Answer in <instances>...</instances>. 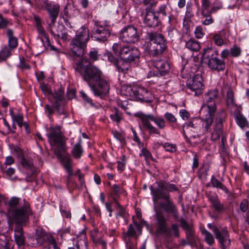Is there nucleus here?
Segmentation results:
<instances>
[{"label":"nucleus","mask_w":249,"mask_h":249,"mask_svg":"<svg viewBox=\"0 0 249 249\" xmlns=\"http://www.w3.org/2000/svg\"><path fill=\"white\" fill-rule=\"evenodd\" d=\"M73 67L80 74L96 96L105 95L109 92V85L102 78V72L97 67L92 64L88 58H73Z\"/></svg>","instance_id":"1"},{"label":"nucleus","mask_w":249,"mask_h":249,"mask_svg":"<svg viewBox=\"0 0 249 249\" xmlns=\"http://www.w3.org/2000/svg\"><path fill=\"white\" fill-rule=\"evenodd\" d=\"M7 210L14 221L18 224L25 222L32 214L29 203L25 199L13 196L8 202Z\"/></svg>","instance_id":"2"},{"label":"nucleus","mask_w":249,"mask_h":249,"mask_svg":"<svg viewBox=\"0 0 249 249\" xmlns=\"http://www.w3.org/2000/svg\"><path fill=\"white\" fill-rule=\"evenodd\" d=\"M145 51L151 57H156L163 54L167 49V41L161 34L157 32H148Z\"/></svg>","instance_id":"3"},{"label":"nucleus","mask_w":249,"mask_h":249,"mask_svg":"<svg viewBox=\"0 0 249 249\" xmlns=\"http://www.w3.org/2000/svg\"><path fill=\"white\" fill-rule=\"evenodd\" d=\"M89 39L88 29L82 26L76 32L75 37L71 42V50L74 55L73 59L84 57Z\"/></svg>","instance_id":"4"},{"label":"nucleus","mask_w":249,"mask_h":249,"mask_svg":"<svg viewBox=\"0 0 249 249\" xmlns=\"http://www.w3.org/2000/svg\"><path fill=\"white\" fill-rule=\"evenodd\" d=\"M218 93L217 90H211L205 95L204 100L206 104L203 107L201 113L204 110L207 112L204 116L203 124L206 132H209L211 130V125L216 111L215 100L217 98Z\"/></svg>","instance_id":"5"},{"label":"nucleus","mask_w":249,"mask_h":249,"mask_svg":"<svg viewBox=\"0 0 249 249\" xmlns=\"http://www.w3.org/2000/svg\"><path fill=\"white\" fill-rule=\"evenodd\" d=\"M63 94L64 91L62 89H59L55 91L53 94L54 101L52 104V105L47 104L45 106V113L50 119L52 115L54 113L55 110L56 111L59 115L67 113V111L64 107Z\"/></svg>","instance_id":"6"},{"label":"nucleus","mask_w":249,"mask_h":249,"mask_svg":"<svg viewBox=\"0 0 249 249\" xmlns=\"http://www.w3.org/2000/svg\"><path fill=\"white\" fill-rule=\"evenodd\" d=\"M218 55L217 51L208 48L204 50L202 56L203 59H208L207 65L210 69L218 72L224 71L226 64L224 59L217 57Z\"/></svg>","instance_id":"7"},{"label":"nucleus","mask_w":249,"mask_h":249,"mask_svg":"<svg viewBox=\"0 0 249 249\" xmlns=\"http://www.w3.org/2000/svg\"><path fill=\"white\" fill-rule=\"evenodd\" d=\"M130 96H133L136 100L142 103L152 102L151 92L145 88L139 85H132L127 87Z\"/></svg>","instance_id":"8"},{"label":"nucleus","mask_w":249,"mask_h":249,"mask_svg":"<svg viewBox=\"0 0 249 249\" xmlns=\"http://www.w3.org/2000/svg\"><path fill=\"white\" fill-rule=\"evenodd\" d=\"M159 197H153V200L156 202L159 199H164L165 202H161L160 204V208L167 213H170L176 220L178 219V213L175 204L170 198V195L165 193H160Z\"/></svg>","instance_id":"9"},{"label":"nucleus","mask_w":249,"mask_h":249,"mask_svg":"<svg viewBox=\"0 0 249 249\" xmlns=\"http://www.w3.org/2000/svg\"><path fill=\"white\" fill-rule=\"evenodd\" d=\"M141 35V33L136 28L129 25L121 31L120 38L124 42L135 43L139 41Z\"/></svg>","instance_id":"10"},{"label":"nucleus","mask_w":249,"mask_h":249,"mask_svg":"<svg viewBox=\"0 0 249 249\" xmlns=\"http://www.w3.org/2000/svg\"><path fill=\"white\" fill-rule=\"evenodd\" d=\"M109 28L102 25L100 22H95L91 33V38L94 41L104 42L110 35Z\"/></svg>","instance_id":"11"},{"label":"nucleus","mask_w":249,"mask_h":249,"mask_svg":"<svg viewBox=\"0 0 249 249\" xmlns=\"http://www.w3.org/2000/svg\"><path fill=\"white\" fill-rule=\"evenodd\" d=\"M158 187L154 189L152 186L150 187L151 193L153 197H159L160 193L169 194L170 192L178 191V187L174 184L170 183L162 180L157 182Z\"/></svg>","instance_id":"12"},{"label":"nucleus","mask_w":249,"mask_h":249,"mask_svg":"<svg viewBox=\"0 0 249 249\" xmlns=\"http://www.w3.org/2000/svg\"><path fill=\"white\" fill-rule=\"evenodd\" d=\"M213 231L220 243L221 249H228L231 241L228 231L225 229L219 230L216 227H213Z\"/></svg>","instance_id":"13"},{"label":"nucleus","mask_w":249,"mask_h":249,"mask_svg":"<svg viewBox=\"0 0 249 249\" xmlns=\"http://www.w3.org/2000/svg\"><path fill=\"white\" fill-rule=\"evenodd\" d=\"M201 125V121L199 119L194 118L184 124L183 126V133L184 134L185 131H186L191 138H196V134L200 130Z\"/></svg>","instance_id":"14"},{"label":"nucleus","mask_w":249,"mask_h":249,"mask_svg":"<svg viewBox=\"0 0 249 249\" xmlns=\"http://www.w3.org/2000/svg\"><path fill=\"white\" fill-rule=\"evenodd\" d=\"M225 114L223 111L217 113L215 118L214 130L211 134V139L216 141L223 133V123L225 121Z\"/></svg>","instance_id":"15"},{"label":"nucleus","mask_w":249,"mask_h":249,"mask_svg":"<svg viewBox=\"0 0 249 249\" xmlns=\"http://www.w3.org/2000/svg\"><path fill=\"white\" fill-rule=\"evenodd\" d=\"M179 221L181 227L185 231L186 238L188 241V244L192 246H196L197 237L195 234V231L192 226L182 218L180 219Z\"/></svg>","instance_id":"16"},{"label":"nucleus","mask_w":249,"mask_h":249,"mask_svg":"<svg viewBox=\"0 0 249 249\" xmlns=\"http://www.w3.org/2000/svg\"><path fill=\"white\" fill-rule=\"evenodd\" d=\"M107 55L108 60L116 67L119 72H125L128 70L130 63L129 62H126L121 58H117L111 53H107Z\"/></svg>","instance_id":"17"},{"label":"nucleus","mask_w":249,"mask_h":249,"mask_svg":"<svg viewBox=\"0 0 249 249\" xmlns=\"http://www.w3.org/2000/svg\"><path fill=\"white\" fill-rule=\"evenodd\" d=\"M202 78L199 74L195 75L192 79L188 81L187 83V88L192 91L195 92V95L200 94L203 88L202 83Z\"/></svg>","instance_id":"18"},{"label":"nucleus","mask_w":249,"mask_h":249,"mask_svg":"<svg viewBox=\"0 0 249 249\" xmlns=\"http://www.w3.org/2000/svg\"><path fill=\"white\" fill-rule=\"evenodd\" d=\"M156 211L155 216L157 221V227L158 230L162 233L165 234L167 237L171 236L170 230L167 228L166 221L165 217L161 213L157 211L156 208H154Z\"/></svg>","instance_id":"19"},{"label":"nucleus","mask_w":249,"mask_h":249,"mask_svg":"<svg viewBox=\"0 0 249 249\" xmlns=\"http://www.w3.org/2000/svg\"><path fill=\"white\" fill-rule=\"evenodd\" d=\"M153 66L158 71L160 72L161 75L164 76L167 74L170 69L168 62L164 59L154 58L151 60Z\"/></svg>","instance_id":"20"},{"label":"nucleus","mask_w":249,"mask_h":249,"mask_svg":"<svg viewBox=\"0 0 249 249\" xmlns=\"http://www.w3.org/2000/svg\"><path fill=\"white\" fill-rule=\"evenodd\" d=\"M50 133L47 137L50 141H53L54 143L58 145H61L63 140V134L61 131L60 127H50Z\"/></svg>","instance_id":"21"},{"label":"nucleus","mask_w":249,"mask_h":249,"mask_svg":"<svg viewBox=\"0 0 249 249\" xmlns=\"http://www.w3.org/2000/svg\"><path fill=\"white\" fill-rule=\"evenodd\" d=\"M132 47L122 44L121 43H114L112 46L114 53L120 56V58L125 60L127 54Z\"/></svg>","instance_id":"22"},{"label":"nucleus","mask_w":249,"mask_h":249,"mask_svg":"<svg viewBox=\"0 0 249 249\" xmlns=\"http://www.w3.org/2000/svg\"><path fill=\"white\" fill-rule=\"evenodd\" d=\"M46 10L49 13V17L51 18V23L49 26L54 25L56 22L59 13L60 6L58 4H51V3H46L45 7Z\"/></svg>","instance_id":"23"},{"label":"nucleus","mask_w":249,"mask_h":249,"mask_svg":"<svg viewBox=\"0 0 249 249\" xmlns=\"http://www.w3.org/2000/svg\"><path fill=\"white\" fill-rule=\"evenodd\" d=\"M14 238L17 245L23 248L25 244V237L24 236L23 228L19 224H17L14 230Z\"/></svg>","instance_id":"24"},{"label":"nucleus","mask_w":249,"mask_h":249,"mask_svg":"<svg viewBox=\"0 0 249 249\" xmlns=\"http://www.w3.org/2000/svg\"><path fill=\"white\" fill-rule=\"evenodd\" d=\"M138 116L141 120L142 125L149 134H155L159 136L160 135L158 129L151 124L149 120L144 116V114L140 113Z\"/></svg>","instance_id":"25"},{"label":"nucleus","mask_w":249,"mask_h":249,"mask_svg":"<svg viewBox=\"0 0 249 249\" xmlns=\"http://www.w3.org/2000/svg\"><path fill=\"white\" fill-rule=\"evenodd\" d=\"M144 22L149 27H155L158 24V18L155 13L147 11L144 16Z\"/></svg>","instance_id":"26"},{"label":"nucleus","mask_w":249,"mask_h":249,"mask_svg":"<svg viewBox=\"0 0 249 249\" xmlns=\"http://www.w3.org/2000/svg\"><path fill=\"white\" fill-rule=\"evenodd\" d=\"M144 116L149 121L154 122L159 128L163 129L165 127L166 122L163 118L160 116H155L151 114H144Z\"/></svg>","instance_id":"27"},{"label":"nucleus","mask_w":249,"mask_h":249,"mask_svg":"<svg viewBox=\"0 0 249 249\" xmlns=\"http://www.w3.org/2000/svg\"><path fill=\"white\" fill-rule=\"evenodd\" d=\"M209 200L212 204V207L218 213H221L224 210L223 204L221 203L217 196H210Z\"/></svg>","instance_id":"28"},{"label":"nucleus","mask_w":249,"mask_h":249,"mask_svg":"<svg viewBox=\"0 0 249 249\" xmlns=\"http://www.w3.org/2000/svg\"><path fill=\"white\" fill-rule=\"evenodd\" d=\"M6 36L8 37V47L13 50L16 49L18 45V38L14 36V32L12 29L6 30Z\"/></svg>","instance_id":"29"},{"label":"nucleus","mask_w":249,"mask_h":249,"mask_svg":"<svg viewBox=\"0 0 249 249\" xmlns=\"http://www.w3.org/2000/svg\"><path fill=\"white\" fill-rule=\"evenodd\" d=\"M140 55V52L138 49L136 47H132L130 51H129L128 54H127V58H125V61L129 62V63L135 61L139 58Z\"/></svg>","instance_id":"30"},{"label":"nucleus","mask_w":249,"mask_h":249,"mask_svg":"<svg viewBox=\"0 0 249 249\" xmlns=\"http://www.w3.org/2000/svg\"><path fill=\"white\" fill-rule=\"evenodd\" d=\"M60 17L64 20L66 26L70 28H72V26L69 21V19L71 16L69 14L67 6H65L63 11L60 13Z\"/></svg>","instance_id":"31"},{"label":"nucleus","mask_w":249,"mask_h":249,"mask_svg":"<svg viewBox=\"0 0 249 249\" xmlns=\"http://www.w3.org/2000/svg\"><path fill=\"white\" fill-rule=\"evenodd\" d=\"M60 160L68 173H71V172H73L71 166V158L69 155H65Z\"/></svg>","instance_id":"32"},{"label":"nucleus","mask_w":249,"mask_h":249,"mask_svg":"<svg viewBox=\"0 0 249 249\" xmlns=\"http://www.w3.org/2000/svg\"><path fill=\"white\" fill-rule=\"evenodd\" d=\"M68 174L66 183L68 189L70 192H71L77 188V185L75 180L72 178V176L74 175L73 172H71V173Z\"/></svg>","instance_id":"33"},{"label":"nucleus","mask_w":249,"mask_h":249,"mask_svg":"<svg viewBox=\"0 0 249 249\" xmlns=\"http://www.w3.org/2000/svg\"><path fill=\"white\" fill-rule=\"evenodd\" d=\"M185 46L187 49L195 52L198 51L200 48L198 42L193 38L186 42Z\"/></svg>","instance_id":"34"},{"label":"nucleus","mask_w":249,"mask_h":249,"mask_svg":"<svg viewBox=\"0 0 249 249\" xmlns=\"http://www.w3.org/2000/svg\"><path fill=\"white\" fill-rule=\"evenodd\" d=\"M12 49L6 45L3 46L0 52V61L5 60L12 55Z\"/></svg>","instance_id":"35"},{"label":"nucleus","mask_w":249,"mask_h":249,"mask_svg":"<svg viewBox=\"0 0 249 249\" xmlns=\"http://www.w3.org/2000/svg\"><path fill=\"white\" fill-rule=\"evenodd\" d=\"M64 29L65 27L63 25H59L57 27L56 33H54L52 30H50V33L54 36H56L62 39H65L67 37V33L65 32Z\"/></svg>","instance_id":"36"},{"label":"nucleus","mask_w":249,"mask_h":249,"mask_svg":"<svg viewBox=\"0 0 249 249\" xmlns=\"http://www.w3.org/2000/svg\"><path fill=\"white\" fill-rule=\"evenodd\" d=\"M45 233L42 230H37L36 231V246H40L45 241Z\"/></svg>","instance_id":"37"},{"label":"nucleus","mask_w":249,"mask_h":249,"mask_svg":"<svg viewBox=\"0 0 249 249\" xmlns=\"http://www.w3.org/2000/svg\"><path fill=\"white\" fill-rule=\"evenodd\" d=\"M33 18L36 22V26L38 34L43 36H45V30L42 26L43 21L37 15H34Z\"/></svg>","instance_id":"38"},{"label":"nucleus","mask_w":249,"mask_h":249,"mask_svg":"<svg viewBox=\"0 0 249 249\" xmlns=\"http://www.w3.org/2000/svg\"><path fill=\"white\" fill-rule=\"evenodd\" d=\"M194 17L193 13L192 6L191 4H187L186 6V11L185 15L183 19V25H185V23L188 24V22H191V19Z\"/></svg>","instance_id":"39"},{"label":"nucleus","mask_w":249,"mask_h":249,"mask_svg":"<svg viewBox=\"0 0 249 249\" xmlns=\"http://www.w3.org/2000/svg\"><path fill=\"white\" fill-rule=\"evenodd\" d=\"M83 153V150L81 145L80 142L75 144L72 149V154L76 159L81 158Z\"/></svg>","instance_id":"40"},{"label":"nucleus","mask_w":249,"mask_h":249,"mask_svg":"<svg viewBox=\"0 0 249 249\" xmlns=\"http://www.w3.org/2000/svg\"><path fill=\"white\" fill-rule=\"evenodd\" d=\"M211 182L213 187L219 188L223 190V191L227 193L228 190L227 187L222 184L217 178H216L213 176L211 178Z\"/></svg>","instance_id":"41"},{"label":"nucleus","mask_w":249,"mask_h":249,"mask_svg":"<svg viewBox=\"0 0 249 249\" xmlns=\"http://www.w3.org/2000/svg\"><path fill=\"white\" fill-rule=\"evenodd\" d=\"M201 232L205 236V240L209 245L214 244V240L213 236L209 231L204 229L202 230Z\"/></svg>","instance_id":"42"},{"label":"nucleus","mask_w":249,"mask_h":249,"mask_svg":"<svg viewBox=\"0 0 249 249\" xmlns=\"http://www.w3.org/2000/svg\"><path fill=\"white\" fill-rule=\"evenodd\" d=\"M235 119L237 124L241 127H244L248 124L246 119L240 113L236 114Z\"/></svg>","instance_id":"43"},{"label":"nucleus","mask_w":249,"mask_h":249,"mask_svg":"<svg viewBox=\"0 0 249 249\" xmlns=\"http://www.w3.org/2000/svg\"><path fill=\"white\" fill-rule=\"evenodd\" d=\"M168 36L173 41L178 36V30L173 27H169L167 30Z\"/></svg>","instance_id":"44"},{"label":"nucleus","mask_w":249,"mask_h":249,"mask_svg":"<svg viewBox=\"0 0 249 249\" xmlns=\"http://www.w3.org/2000/svg\"><path fill=\"white\" fill-rule=\"evenodd\" d=\"M22 166L26 169H32L33 166L32 160L31 159H26L24 157L21 158L20 161Z\"/></svg>","instance_id":"45"},{"label":"nucleus","mask_w":249,"mask_h":249,"mask_svg":"<svg viewBox=\"0 0 249 249\" xmlns=\"http://www.w3.org/2000/svg\"><path fill=\"white\" fill-rule=\"evenodd\" d=\"M113 201L116 203L117 206L118 207V208H117L118 212L116 213V216L124 218L125 217V210L122 207V206L119 204V203L118 202V200L116 198L114 197Z\"/></svg>","instance_id":"46"},{"label":"nucleus","mask_w":249,"mask_h":249,"mask_svg":"<svg viewBox=\"0 0 249 249\" xmlns=\"http://www.w3.org/2000/svg\"><path fill=\"white\" fill-rule=\"evenodd\" d=\"M88 55L89 56V60L90 61H92L93 62L97 61L99 59L100 56L98 51L95 49H93L92 50L90 51L89 52Z\"/></svg>","instance_id":"47"},{"label":"nucleus","mask_w":249,"mask_h":249,"mask_svg":"<svg viewBox=\"0 0 249 249\" xmlns=\"http://www.w3.org/2000/svg\"><path fill=\"white\" fill-rule=\"evenodd\" d=\"M227 103L228 106L235 105L234 100L233 92L231 90H229L227 93Z\"/></svg>","instance_id":"48"},{"label":"nucleus","mask_w":249,"mask_h":249,"mask_svg":"<svg viewBox=\"0 0 249 249\" xmlns=\"http://www.w3.org/2000/svg\"><path fill=\"white\" fill-rule=\"evenodd\" d=\"M202 5L201 8V13L202 15H205L207 11L210 6V1L209 0H201Z\"/></svg>","instance_id":"49"},{"label":"nucleus","mask_w":249,"mask_h":249,"mask_svg":"<svg viewBox=\"0 0 249 249\" xmlns=\"http://www.w3.org/2000/svg\"><path fill=\"white\" fill-rule=\"evenodd\" d=\"M241 53V49L239 47L234 46L230 49V54L233 57H238Z\"/></svg>","instance_id":"50"},{"label":"nucleus","mask_w":249,"mask_h":249,"mask_svg":"<svg viewBox=\"0 0 249 249\" xmlns=\"http://www.w3.org/2000/svg\"><path fill=\"white\" fill-rule=\"evenodd\" d=\"M112 198L115 197L117 199L121 194L120 187L117 184H114L112 187Z\"/></svg>","instance_id":"51"},{"label":"nucleus","mask_w":249,"mask_h":249,"mask_svg":"<svg viewBox=\"0 0 249 249\" xmlns=\"http://www.w3.org/2000/svg\"><path fill=\"white\" fill-rule=\"evenodd\" d=\"M213 39L214 43L217 46H220L224 43L223 39L218 34H214L213 37Z\"/></svg>","instance_id":"52"},{"label":"nucleus","mask_w":249,"mask_h":249,"mask_svg":"<svg viewBox=\"0 0 249 249\" xmlns=\"http://www.w3.org/2000/svg\"><path fill=\"white\" fill-rule=\"evenodd\" d=\"M164 116L166 120L170 123H175L177 122L176 118L171 113L166 112L164 114Z\"/></svg>","instance_id":"53"},{"label":"nucleus","mask_w":249,"mask_h":249,"mask_svg":"<svg viewBox=\"0 0 249 249\" xmlns=\"http://www.w3.org/2000/svg\"><path fill=\"white\" fill-rule=\"evenodd\" d=\"M170 233H171V231L173 232L174 235L176 237H178L179 236V226L173 224L171 226Z\"/></svg>","instance_id":"54"},{"label":"nucleus","mask_w":249,"mask_h":249,"mask_svg":"<svg viewBox=\"0 0 249 249\" xmlns=\"http://www.w3.org/2000/svg\"><path fill=\"white\" fill-rule=\"evenodd\" d=\"M75 246L76 249H88L87 243L85 240H78Z\"/></svg>","instance_id":"55"},{"label":"nucleus","mask_w":249,"mask_h":249,"mask_svg":"<svg viewBox=\"0 0 249 249\" xmlns=\"http://www.w3.org/2000/svg\"><path fill=\"white\" fill-rule=\"evenodd\" d=\"M0 169L2 172L6 173L7 176L9 177L12 176L15 172V170L13 168H8V169H6V167L1 166Z\"/></svg>","instance_id":"56"},{"label":"nucleus","mask_w":249,"mask_h":249,"mask_svg":"<svg viewBox=\"0 0 249 249\" xmlns=\"http://www.w3.org/2000/svg\"><path fill=\"white\" fill-rule=\"evenodd\" d=\"M163 147L167 151L174 152L176 151V146L174 144L167 142L164 144Z\"/></svg>","instance_id":"57"},{"label":"nucleus","mask_w":249,"mask_h":249,"mask_svg":"<svg viewBox=\"0 0 249 249\" xmlns=\"http://www.w3.org/2000/svg\"><path fill=\"white\" fill-rule=\"evenodd\" d=\"M8 23L9 21L6 18H4L2 15L0 14V29L5 28Z\"/></svg>","instance_id":"58"},{"label":"nucleus","mask_w":249,"mask_h":249,"mask_svg":"<svg viewBox=\"0 0 249 249\" xmlns=\"http://www.w3.org/2000/svg\"><path fill=\"white\" fill-rule=\"evenodd\" d=\"M110 116L113 121L117 123H119L122 119L121 116L119 114V111L117 109H116L115 113L111 114Z\"/></svg>","instance_id":"59"},{"label":"nucleus","mask_w":249,"mask_h":249,"mask_svg":"<svg viewBox=\"0 0 249 249\" xmlns=\"http://www.w3.org/2000/svg\"><path fill=\"white\" fill-rule=\"evenodd\" d=\"M167 8V6L165 4L161 5L157 10V13L159 14H161L163 16L166 17L167 14L166 11V9Z\"/></svg>","instance_id":"60"},{"label":"nucleus","mask_w":249,"mask_h":249,"mask_svg":"<svg viewBox=\"0 0 249 249\" xmlns=\"http://www.w3.org/2000/svg\"><path fill=\"white\" fill-rule=\"evenodd\" d=\"M207 13V12H206ZM211 14L206 13L205 15H202L203 17L206 18L205 20L203 22V24L208 25L213 22L212 17L211 16Z\"/></svg>","instance_id":"61"},{"label":"nucleus","mask_w":249,"mask_h":249,"mask_svg":"<svg viewBox=\"0 0 249 249\" xmlns=\"http://www.w3.org/2000/svg\"><path fill=\"white\" fill-rule=\"evenodd\" d=\"M195 34L196 37L198 38H202L204 35L202 27L200 26L196 27L195 31Z\"/></svg>","instance_id":"62"},{"label":"nucleus","mask_w":249,"mask_h":249,"mask_svg":"<svg viewBox=\"0 0 249 249\" xmlns=\"http://www.w3.org/2000/svg\"><path fill=\"white\" fill-rule=\"evenodd\" d=\"M248 208V201L244 199L240 205V209L242 212H246Z\"/></svg>","instance_id":"63"},{"label":"nucleus","mask_w":249,"mask_h":249,"mask_svg":"<svg viewBox=\"0 0 249 249\" xmlns=\"http://www.w3.org/2000/svg\"><path fill=\"white\" fill-rule=\"evenodd\" d=\"M136 231L134 227L132 224L129 225L128 231H127L126 234L130 237H134L136 234Z\"/></svg>","instance_id":"64"}]
</instances>
